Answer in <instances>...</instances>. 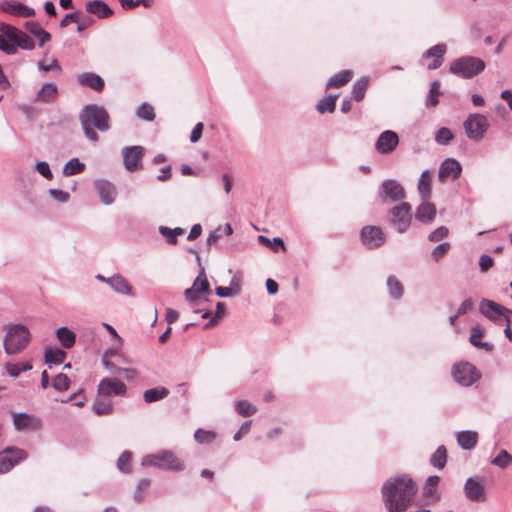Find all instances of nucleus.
Listing matches in <instances>:
<instances>
[{
    "label": "nucleus",
    "instance_id": "obj_1",
    "mask_svg": "<svg viewBox=\"0 0 512 512\" xmlns=\"http://www.w3.org/2000/svg\"><path fill=\"white\" fill-rule=\"evenodd\" d=\"M418 491L416 482L407 474L388 478L381 487V498L387 512H406Z\"/></svg>",
    "mask_w": 512,
    "mask_h": 512
},
{
    "label": "nucleus",
    "instance_id": "obj_2",
    "mask_svg": "<svg viewBox=\"0 0 512 512\" xmlns=\"http://www.w3.org/2000/svg\"><path fill=\"white\" fill-rule=\"evenodd\" d=\"M30 342L29 329L22 324L11 325L3 339L4 350L8 355L18 354Z\"/></svg>",
    "mask_w": 512,
    "mask_h": 512
},
{
    "label": "nucleus",
    "instance_id": "obj_3",
    "mask_svg": "<svg viewBox=\"0 0 512 512\" xmlns=\"http://www.w3.org/2000/svg\"><path fill=\"white\" fill-rule=\"evenodd\" d=\"M486 68L485 62L475 56H462L450 63V73L463 78L472 79L482 73Z\"/></svg>",
    "mask_w": 512,
    "mask_h": 512
},
{
    "label": "nucleus",
    "instance_id": "obj_4",
    "mask_svg": "<svg viewBox=\"0 0 512 512\" xmlns=\"http://www.w3.org/2000/svg\"><path fill=\"white\" fill-rule=\"evenodd\" d=\"M81 128H109V114L103 106L86 105L79 114Z\"/></svg>",
    "mask_w": 512,
    "mask_h": 512
},
{
    "label": "nucleus",
    "instance_id": "obj_5",
    "mask_svg": "<svg viewBox=\"0 0 512 512\" xmlns=\"http://www.w3.org/2000/svg\"><path fill=\"white\" fill-rule=\"evenodd\" d=\"M143 466H154L160 469L182 471L184 463L175 456L172 451L163 450L155 454H149L142 459Z\"/></svg>",
    "mask_w": 512,
    "mask_h": 512
},
{
    "label": "nucleus",
    "instance_id": "obj_6",
    "mask_svg": "<svg viewBox=\"0 0 512 512\" xmlns=\"http://www.w3.org/2000/svg\"><path fill=\"white\" fill-rule=\"evenodd\" d=\"M452 376L458 384L465 387L471 386L480 378L476 367L469 362L455 364L452 370Z\"/></svg>",
    "mask_w": 512,
    "mask_h": 512
},
{
    "label": "nucleus",
    "instance_id": "obj_7",
    "mask_svg": "<svg viewBox=\"0 0 512 512\" xmlns=\"http://www.w3.org/2000/svg\"><path fill=\"white\" fill-rule=\"evenodd\" d=\"M27 457V452L21 448L15 446L5 448L0 452V474L7 473Z\"/></svg>",
    "mask_w": 512,
    "mask_h": 512
},
{
    "label": "nucleus",
    "instance_id": "obj_8",
    "mask_svg": "<svg viewBox=\"0 0 512 512\" xmlns=\"http://www.w3.org/2000/svg\"><path fill=\"white\" fill-rule=\"evenodd\" d=\"M411 206L407 202H402L391 209V224L399 233H404L411 223Z\"/></svg>",
    "mask_w": 512,
    "mask_h": 512
},
{
    "label": "nucleus",
    "instance_id": "obj_9",
    "mask_svg": "<svg viewBox=\"0 0 512 512\" xmlns=\"http://www.w3.org/2000/svg\"><path fill=\"white\" fill-rule=\"evenodd\" d=\"M361 240L369 249H375L382 246L386 241V236L378 226H365L362 228Z\"/></svg>",
    "mask_w": 512,
    "mask_h": 512
},
{
    "label": "nucleus",
    "instance_id": "obj_10",
    "mask_svg": "<svg viewBox=\"0 0 512 512\" xmlns=\"http://www.w3.org/2000/svg\"><path fill=\"white\" fill-rule=\"evenodd\" d=\"M209 288L210 285L206 277L205 268L201 267V270L199 271V274L196 277L192 287L185 290V298L191 304H194L200 298V294L207 292Z\"/></svg>",
    "mask_w": 512,
    "mask_h": 512
},
{
    "label": "nucleus",
    "instance_id": "obj_11",
    "mask_svg": "<svg viewBox=\"0 0 512 512\" xmlns=\"http://www.w3.org/2000/svg\"><path fill=\"white\" fill-rule=\"evenodd\" d=\"M145 149L142 146H131L123 149V164L126 170L133 172L142 168L141 159Z\"/></svg>",
    "mask_w": 512,
    "mask_h": 512
},
{
    "label": "nucleus",
    "instance_id": "obj_12",
    "mask_svg": "<svg viewBox=\"0 0 512 512\" xmlns=\"http://www.w3.org/2000/svg\"><path fill=\"white\" fill-rule=\"evenodd\" d=\"M126 391V385L117 378H104L98 385V394L100 396H123L125 395Z\"/></svg>",
    "mask_w": 512,
    "mask_h": 512
},
{
    "label": "nucleus",
    "instance_id": "obj_13",
    "mask_svg": "<svg viewBox=\"0 0 512 512\" xmlns=\"http://www.w3.org/2000/svg\"><path fill=\"white\" fill-rule=\"evenodd\" d=\"M480 312L490 320L496 321L500 316L507 317L512 314V311L501 306L500 304L483 299L479 306Z\"/></svg>",
    "mask_w": 512,
    "mask_h": 512
},
{
    "label": "nucleus",
    "instance_id": "obj_14",
    "mask_svg": "<svg viewBox=\"0 0 512 512\" xmlns=\"http://www.w3.org/2000/svg\"><path fill=\"white\" fill-rule=\"evenodd\" d=\"M380 197L382 199L388 198L391 201L396 202L405 198V191L398 181L387 179L382 182Z\"/></svg>",
    "mask_w": 512,
    "mask_h": 512
},
{
    "label": "nucleus",
    "instance_id": "obj_15",
    "mask_svg": "<svg viewBox=\"0 0 512 512\" xmlns=\"http://www.w3.org/2000/svg\"><path fill=\"white\" fill-rule=\"evenodd\" d=\"M94 188L104 205H111L114 203L117 191L113 183L105 179H97L94 181Z\"/></svg>",
    "mask_w": 512,
    "mask_h": 512
},
{
    "label": "nucleus",
    "instance_id": "obj_16",
    "mask_svg": "<svg viewBox=\"0 0 512 512\" xmlns=\"http://www.w3.org/2000/svg\"><path fill=\"white\" fill-rule=\"evenodd\" d=\"M464 494L466 498L472 502H484L486 500L484 486L478 479L473 477L466 480L464 484Z\"/></svg>",
    "mask_w": 512,
    "mask_h": 512
},
{
    "label": "nucleus",
    "instance_id": "obj_17",
    "mask_svg": "<svg viewBox=\"0 0 512 512\" xmlns=\"http://www.w3.org/2000/svg\"><path fill=\"white\" fill-rule=\"evenodd\" d=\"M461 171L462 166L457 160L447 158L439 167L438 178L441 182H445L448 178L456 180L460 177Z\"/></svg>",
    "mask_w": 512,
    "mask_h": 512
},
{
    "label": "nucleus",
    "instance_id": "obj_18",
    "mask_svg": "<svg viewBox=\"0 0 512 512\" xmlns=\"http://www.w3.org/2000/svg\"><path fill=\"white\" fill-rule=\"evenodd\" d=\"M0 9L5 13L18 17H32L35 15V10L32 7L13 0L1 2Z\"/></svg>",
    "mask_w": 512,
    "mask_h": 512
},
{
    "label": "nucleus",
    "instance_id": "obj_19",
    "mask_svg": "<svg viewBox=\"0 0 512 512\" xmlns=\"http://www.w3.org/2000/svg\"><path fill=\"white\" fill-rule=\"evenodd\" d=\"M399 143L398 135L392 130H384L378 137L375 148L381 154L392 152Z\"/></svg>",
    "mask_w": 512,
    "mask_h": 512
},
{
    "label": "nucleus",
    "instance_id": "obj_20",
    "mask_svg": "<svg viewBox=\"0 0 512 512\" xmlns=\"http://www.w3.org/2000/svg\"><path fill=\"white\" fill-rule=\"evenodd\" d=\"M446 52H447V46L444 43L436 44V45L432 46L431 48H429L428 50H426L423 53L422 58L423 59L432 58V62H430L427 65V69L436 70V69L440 68L444 62V56H445Z\"/></svg>",
    "mask_w": 512,
    "mask_h": 512
},
{
    "label": "nucleus",
    "instance_id": "obj_21",
    "mask_svg": "<svg viewBox=\"0 0 512 512\" xmlns=\"http://www.w3.org/2000/svg\"><path fill=\"white\" fill-rule=\"evenodd\" d=\"M13 425L15 430H36L40 428L41 421L37 417L31 416L27 413H14L13 414Z\"/></svg>",
    "mask_w": 512,
    "mask_h": 512
},
{
    "label": "nucleus",
    "instance_id": "obj_22",
    "mask_svg": "<svg viewBox=\"0 0 512 512\" xmlns=\"http://www.w3.org/2000/svg\"><path fill=\"white\" fill-rule=\"evenodd\" d=\"M89 14L95 15L99 19H106L113 15V10L102 0L89 1L85 5Z\"/></svg>",
    "mask_w": 512,
    "mask_h": 512
},
{
    "label": "nucleus",
    "instance_id": "obj_23",
    "mask_svg": "<svg viewBox=\"0 0 512 512\" xmlns=\"http://www.w3.org/2000/svg\"><path fill=\"white\" fill-rule=\"evenodd\" d=\"M107 284L117 293L132 295V286L119 274L108 277Z\"/></svg>",
    "mask_w": 512,
    "mask_h": 512
},
{
    "label": "nucleus",
    "instance_id": "obj_24",
    "mask_svg": "<svg viewBox=\"0 0 512 512\" xmlns=\"http://www.w3.org/2000/svg\"><path fill=\"white\" fill-rule=\"evenodd\" d=\"M58 95V87L54 83H45L38 91L35 100L42 103H52Z\"/></svg>",
    "mask_w": 512,
    "mask_h": 512
},
{
    "label": "nucleus",
    "instance_id": "obj_25",
    "mask_svg": "<svg viewBox=\"0 0 512 512\" xmlns=\"http://www.w3.org/2000/svg\"><path fill=\"white\" fill-rule=\"evenodd\" d=\"M78 82L82 86H87L95 91H102L104 88V80L97 74L86 72L78 77Z\"/></svg>",
    "mask_w": 512,
    "mask_h": 512
},
{
    "label": "nucleus",
    "instance_id": "obj_26",
    "mask_svg": "<svg viewBox=\"0 0 512 512\" xmlns=\"http://www.w3.org/2000/svg\"><path fill=\"white\" fill-rule=\"evenodd\" d=\"M458 445L464 450L473 449L478 441V434L475 431H460L456 435Z\"/></svg>",
    "mask_w": 512,
    "mask_h": 512
},
{
    "label": "nucleus",
    "instance_id": "obj_27",
    "mask_svg": "<svg viewBox=\"0 0 512 512\" xmlns=\"http://www.w3.org/2000/svg\"><path fill=\"white\" fill-rule=\"evenodd\" d=\"M436 215V207L434 204L423 200V203L419 205L415 213V218L423 223L431 222Z\"/></svg>",
    "mask_w": 512,
    "mask_h": 512
},
{
    "label": "nucleus",
    "instance_id": "obj_28",
    "mask_svg": "<svg viewBox=\"0 0 512 512\" xmlns=\"http://www.w3.org/2000/svg\"><path fill=\"white\" fill-rule=\"evenodd\" d=\"M353 77L351 70H342L333 75L327 82L326 88H341L345 86Z\"/></svg>",
    "mask_w": 512,
    "mask_h": 512
},
{
    "label": "nucleus",
    "instance_id": "obj_29",
    "mask_svg": "<svg viewBox=\"0 0 512 512\" xmlns=\"http://www.w3.org/2000/svg\"><path fill=\"white\" fill-rule=\"evenodd\" d=\"M431 181L432 174L425 170L422 172L419 181H418V191L422 198V200L426 201L430 198L431 195Z\"/></svg>",
    "mask_w": 512,
    "mask_h": 512
},
{
    "label": "nucleus",
    "instance_id": "obj_30",
    "mask_svg": "<svg viewBox=\"0 0 512 512\" xmlns=\"http://www.w3.org/2000/svg\"><path fill=\"white\" fill-rule=\"evenodd\" d=\"M169 393V390L163 386L151 388L144 391L143 400L146 403H153L166 398L169 395Z\"/></svg>",
    "mask_w": 512,
    "mask_h": 512
},
{
    "label": "nucleus",
    "instance_id": "obj_31",
    "mask_svg": "<svg viewBox=\"0 0 512 512\" xmlns=\"http://www.w3.org/2000/svg\"><path fill=\"white\" fill-rule=\"evenodd\" d=\"M93 411L97 415H109L113 411V405L112 401L106 397V396H100L98 394V397L93 403Z\"/></svg>",
    "mask_w": 512,
    "mask_h": 512
},
{
    "label": "nucleus",
    "instance_id": "obj_32",
    "mask_svg": "<svg viewBox=\"0 0 512 512\" xmlns=\"http://www.w3.org/2000/svg\"><path fill=\"white\" fill-rule=\"evenodd\" d=\"M57 338L60 341L61 345L70 349L74 346L76 341V334L67 327H60L56 332Z\"/></svg>",
    "mask_w": 512,
    "mask_h": 512
},
{
    "label": "nucleus",
    "instance_id": "obj_33",
    "mask_svg": "<svg viewBox=\"0 0 512 512\" xmlns=\"http://www.w3.org/2000/svg\"><path fill=\"white\" fill-rule=\"evenodd\" d=\"M482 336H483L482 330L477 326L473 327L471 330V335H470V343L479 349H483L487 352H491L493 350L494 346L489 342H482L480 339Z\"/></svg>",
    "mask_w": 512,
    "mask_h": 512
},
{
    "label": "nucleus",
    "instance_id": "obj_34",
    "mask_svg": "<svg viewBox=\"0 0 512 512\" xmlns=\"http://www.w3.org/2000/svg\"><path fill=\"white\" fill-rule=\"evenodd\" d=\"M85 170V164L78 158L70 159L62 169L64 176H73L82 173Z\"/></svg>",
    "mask_w": 512,
    "mask_h": 512
},
{
    "label": "nucleus",
    "instance_id": "obj_35",
    "mask_svg": "<svg viewBox=\"0 0 512 512\" xmlns=\"http://www.w3.org/2000/svg\"><path fill=\"white\" fill-rule=\"evenodd\" d=\"M338 98V94L329 95L326 98L319 100L316 105V109L320 114L324 113H332L336 108V101Z\"/></svg>",
    "mask_w": 512,
    "mask_h": 512
},
{
    "label": "nucleus",
    "instance_id": "obj_36",
    "mask_svg": "<svg viewBox=\"0 0 512 512\" xmlns=\"http://www.w3.org/2000/svg\"><path fill=\"white\" fill-rule=\"evenodd\" d=\"M185 230L180 227L176 228H169L166 226H160L159 227V233L164 236L170 245L177 244V237L183 235Z\"/></svg>",
    "mask_w": 512,
    "mask_h": 512
},
{
    "label": "nucleus",
    "instance_id": "obj_37",
    "mask_svg": "<svg viewBox=\"0 0 512 512\" xmlns=\"http://www.w3.org/2000/svg\"><path fill=\"white\" fill-rule=\"evenodd\" d=\"M387 287L393 299L398 300L402 297L404 292L403 285L394 275L387 278Z\"/></svg>",
    "mask_w": 512,
    "mask_h": 512
},
{
    "label": "nucleus",
    "instance_id": "obj_38",
    "mask_svg": "<svg viewBox=\"0 0 512 512\" xmlns=\"http://www.w3.org/2000/svg\"><path fill=\"white\" fill-rule=\"evenodd\" d=\"M66 357V353L61 349H47L44 353L45 362L51 364H61Z\"/></svg>",
    "mask_w": 512,
    "mask_h": 512
},
{
    "label": "nucleus",
    "instance_id": "obj_39",
    "mask_svg": "<svg viewBox=\"0 0 512 512\" xmlns=\"http://www.w3.org/2000/svg\"><path fill=\"white\" fill-rule=\"evenodd\" d=\"M447 459V451L446 448L441 445L437 448V450L432 454L430 463L438 469L444 468Z\"/></svg>",
    "mask_w": 512,
    "mask_h": 512
},
{
    "label": "nucleus",
    "instance_id": "obj_40",
    "mask_svg": "<svg viewBox=\"0 0 512 512\" xmlns=\"http://www.w3.org/2000/svg\"><path fill=\"white\" fill-rule=\"evenodd\" d=\"M0 35H3L6 39L11 41L12 43H16L18 41V38L22 32V30L6 23L0 24Z\"/></svg>",
    "mask_w": 512,
    "mask_h": 512
},
{
    "label": "nucleus",
    "instance_id": "obj_41",
    "mask_svg": "<svg viewBox=\"0 0 512 512\" xmlns=\"http://www.w3.org/2000/svg\"><path fill=\"white\" fill-rule=\"evenodd\" d=\"M235 410L239 415L248 417L257 412V407L246 400H239L235 403Z\"/></svg>",
    "mask_w": 512,
    "mask_h": 512
},
{
    "label": "nucleus",
    "instance_id": "obj_42",
    "mask_svg": "<svg viewBox=\"0 0 512 512\" xmlns=\"http://www.w3.org/2000/svg\"><path fill=\"white\" fill-rule=\"evenodd\" d=\"M367 86H368V79L363 77V78H360L358 79L354 84H353V87H352V97L356 100V101H361L364 96H365V93H366V90H367Z\"/></svg>",
    "mask_w": 512,
    "mask_h": 512
},
{
    "label": "nucleus",
    "instance_id": "obj_43",
    "mask_svg": "<svg viewBox=\"0 0 512 512\" xmlns=\"http://www.w3.org/2000/svg\"><path fill=\"white\" fill-rule=\"evenodd\" d=\"M487 118L481 114L470 115L464 122L463 128H485Z\"/></svg>",
    "mask_w": 512,
    "mask_h": 512
},
{
    "label": "nucleus",
    "instance_id": "obj_44",
    "mask_svg": "<svg viewBox=\"0 0 512 512\" xmlns=\"http://www.w3.org/2000/svg\"><path fill=\"white\" fill-rule=\"evenodd\" d=\"M136 116L145 121H152L155 118L154 107L147 102H143L137 108Z\"/></svg>",
    "mask_w": 512,
    "mask_h": 512
},
{
    "label": "nucleus",
    "instance_id": "obj_45",
    "mask_svg": "<svg viewBox=\"0 0 512 512\" xmlns=\"http://www.w3.org/2000/svg\"><path fill=\"white\" fill-rule=\"evenodd\" d=\"M5 369L11 377L17 378L21 372L31 370L32 365L29 362H25L22 364L7 363L5 365Z\"/></svg>",
    "mask_w": 512,
    "mask_h": 512
},
{
    "label": "nucleus",
    "instance_id": "obj_46",
    "mask_svg": "<svg viewBox=\"0 0 512 512\" xmlns=\"http://www.w3.org/2000/svg\"><path fill=\"white\" fill-rule=\"evenodd\" d=\"M491 464L501 469H505L512 465V455H510L506 450L502 449L499 454L491 460Z\"/></svg>",
    "mask_w": 512,
    "mask_h": 512
},
{
    "label": "nucleus",
    "instance_id": "obj_47",
    "mask_svg": "<svg viewBox=\"0 0 512 512\" xmlns=\"http://www.w3.org/2000/svg\"><path fill=\"white\" fill-rule=\"evenodd\" d=\"M52 386L58 392H65L69 389L70 380L66 374L60 373L54 377Z\"/></svg>",
    "mask_w": 512,
    "mask_h": 512
},
{
    "label": "nucleus",
    "instance_id": "obj_48",
    "mask_svg": "<svg viewBox=\"0 0 512 512\" xmlns=\"http://www.w3.org/2000/svg\"><path fill=\"white\" fill-rule=\"evenodd\" d=\"M195 440L200 443H211L216 438V433L211 430L197 429L194 433Z\"/></svg>",
    "mask_w": 512,
    "mask_h": 512
},
{
    "label": "nucleus",
    "instance_id": "obj_49",
    "mask_svg": "<svg viewBox=\"0 0 512 512\" xmlns=\"http://www.w3.org/2000/svg\"><path fill=\"white\" fill-rule=\"evenodd\" d=\"M16 50L18 48H21L23 50H33L35 48V42L34 40L25 32H21L18 41L15 43Z\"/></svg>",
    "mask_w": 512,
    "mask_h": 512
},
{
    "label": "nucleus",
    "instance_id": "obj_50",
    "mask_svg": "<svg viewBox=\"0 0 512 512\" xmlns=\"http://www.w3.org/2000/svg\"><path fill=\"white\" fill-rule=\"evenodd\" d=\"M132 453L130 451H124L117 460V468L125 473L130 472V461Z\"/></svg>",
    "mask_w": 512,
    "mask_h": 512
},
{
    "label": "nucleus",
    "instance_id": "obj_51",
    "mask_svg": "<svg viewBox=\"0 0 512 512\" xmlns=\"http://www.w3.org/2000/svg\"><path fill=\"white\" fill-rule=\"evenodd\" d=\"M441 94L440 92V83L438 81H434L431 84L429 95L427 98V104L430 106H435L438 104V97Z\"/></svg>",
    "mask_w": 512,
    "mask_h": 512
},
{
    "label": "nucleus",
    "instance_id": "obj_52",
    "mask_svg": "<svg viewBox=\"0 0 512 512\" xmlns=\"http://www.w3.org/2000/svg\"><path fill=\"white\" fill-rule=\"evenodd\" d=\"M440 478L438 476H429L426 479L425 486L423 489V495L425 497H431L435 493V488L438 485Z\"/></svg>",
    "mask_w": 512,
    "mask_h": 512
},
{
    "label": "nucleus",
    "instance_id": "obj_53",
    "mask_svg": "<svg viewBox=\"0 0 512 512\" xmlns=\"http://www.w3.org/2000/svg\"><path fill=\"white\" fill-rule=\"evenodd\" d=\"M258 242L260 244H263L265 246H268V247H271L274 251H277L278 250V246H281L283 249L285 248L284 247V242H283V239L280 238V237H276L274 238L273 240H270L268 237L266 236H263V235H259L258 236Z\"/></svg>",
    "mask_w": 512,
    "mask_h": 512
},
{
    "label": "nucleus",
    "instance_id": "obj_54",
    "mask_svg": "<svg viewBox=\"0 0 512 512\" xmlns=\"http://www.w3.org/2000/svg\"><path fill=\"white\" fill-rule=\"evenodd\" d=\"M456 135L452 133V130H437L435 140L440 145H447Z\"/></svg>",
    "mask_w": 512,
    "mask_h": 512
},
{
    "label": "nucleus",
    "instance_id": "obj_55",
    "mask_svg": "<svg viewBox=\"0 0 512 512\" xmlns=\"http://www.w3.org/2000/svg\"><path fill=\"white\" fill-rule=\"evenodd\" d=\"M36 171L47 180L53 179V173L46 161H38L35 164Z\"/></svg>",
    "mask_w": 512,
    "mask_h": 512
},
{
    "label": "nucleus",
    "instance_id": "obj_56",
    "mask_svg": "<svg viewBox=\"0 0 512 512\" xmlns=\"http://www.w3.org/2000/svg\"><path fill=\"white\" fill-rule=\"evenodd\" d=\"M49 195L59 203H67L70 199V194L67 191L51 188L48 191Z\"/></svg>",
    "mask_w": 512,
    "mask_h": 512
},
{
    "label": "nucleus",
    "instance_id": "obj_57",
    "mask_svg": "<svg viewBox=\"0 0 512 512\" xmlns=\"http://www.w3.org/2000/svg\"><path fill=\"white\" fill-rule=\"evenodd\" d=\"M226 314V307L223 302H218L216 304V311L215 315L211 318V320L205 325V328H210L213 325L216 324L217 320L225 316Z\"/></svg>",
    "mask_w": 512,
    "mask_h": 512
},
{
    "label": "nucleus",
    "instance_id": "obj_58",
    "mask_svg": "<svg viewBox=\"0 0 512 512\" xmlns=\"http://www.w3.org/2000/svg\"><path fill=\"white\" fill-rule=\"evenodd\" d=\"M450 247H451L450 243H448V242H444V243H441V244L437 245L432 250V257H433V259L435 261H439L449 251Z\"/></svg>",
    "mask_w": 512,
    "mask_h": 512
},
{
    "label": "nucleus",
    "instance_id": "obj_59",
    "mask_svg": "<svg viewBox=\"0 0 512 512\" xmlns=\"http://www.w3.org/2000/svg\"><path fill=\"white\" fill-rule=\"evenodd\" d=\"M449 231H448V228L445 227V226H440L438 227L437 229H435L434 231H432L428 238L431 242H438L442 239H444L445 237H447Z\"/></svg>",
    "mask_w": 512,
    "mask_h": 512
},
{
    "label": "nucleus",
    "instance_id": "obj_60",
    "mask_svg": "<svg viewBox=\"0 0 512 512\" xmlns=\"http://www.w3.org/2000/svg\"><path fill=\"white\" fill-rule=\"evenodd\" d=\"M0 51L7 55H14L17 53L16 45L14 43H9L3 35H0Z\"/></svg>",
    "mask_w": 512,
    "mask_h": 512
},
{
    "label": "nucleus",
    "instance_id": "obj_61",
    "mask_svg": "<svg viewBox=\"0 0 512 512\" xmlns=\"http://www.w3.org/2000/svg\"><path fill=\"white\" fill-rule=\"evenodd\" d=\"M215 291H216L217 296H219V297H229L233 294L239 293L240 286L237 284L235 289H233L232 287L218 286V287H216Z\"/></svg>",
    "mask_w": 512,
    "mask_h": 512
},
{
    "label": "nucleus",
    "instance_id": "obj_62",
    "mask_svg": "<svg viewBox=\"0 0 512 512\" xmlns=\"http://www.w3.org/2000/svg\"><path fill=\"white\" fill-rule=\"evenodd\" d=\"M220 238H222L221 226L217 227L215 230L210 231V233L208 234V237L206 239L208 249H210V247L214 245Z\"/></svg>",
    "mask_w": 512,
    "mask_h": 512
},
{
    "label": "nucleus",
    "instance_id": "obj_63",
    "mask_svg": "<svg viewBox=\"0 0 512 512\" xmlns=\"http://www.w3.org/2000/svg\"><path fill=\"white\" fill-rule=\"evenodd\" d=\"M494 264V260L491 256L483 254L479 259V266L482 272H487Z\"/></svg>",
    "mask_w": 512,
    "mask_h": 512
},
{
    "label": "nucleus",
    "instance_id": "obj_64",
    "mask_svg": "<svg viewBox=\"0 0 512 512\" xmlns=\"http://www.w3.org/2000/svg\"><path fill=\"white\" fill-rule=\"evenodd\" d=\"M252 421L247 420L242 423L239 430L234 434L233 439L235 441H239L242 438L243 434H247L251 428Z\"/></svg>",
    "mask_w": 512,
    "mask_h": 512
}]
</instances>
